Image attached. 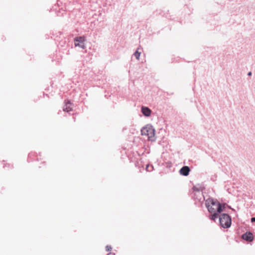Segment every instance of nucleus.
Returning <instances> with one entry per match:
<instances>
[{"mask_svg": "<svg viewBox=\"0 0 255 255\" xmlns=\"http://www.w3.org/2000/svg\"><path fill=\"white\" fill-rule=\"evenodd\" d=\"M242 239L247 241L252 242L254 239L253 235L250 232L246 233L242 235Z\"/></svg>", "mask_w": 255, "mask_h": 255, "instance_id": "nucleus-5", "label": "nucleus"}, {"mask_svg": "<svg viewBox=\"0 0 255 255\" xmlns=\"http://www.w3.org/2000/svg\"><path fill=\"white\" fill-rule=\"evenodd\" d=\"M251 221H252V222H255V217L252 218L251 219Z\"/></svg>", "mask_w": 255, "mask_h": 255, "instance_id": "nucleus-12", "label": "nucleus"}, {"mask_svg": "<svg viewBox=\"0 0 255 255\" xmlns=\"http://www.w3.org/2000/svg\"><path fill=\"white\" fill-rule=\"evenodd\" d=\"M72 110V104L70 102L65 104L63 107V111L66 112H69Z\"/></svg>", "mask_w": 255, "mask_h": 255, "instance_id": "nucleus-7", "label": "nucleus"}, {"mask_svg": "<svg viewBox=\"0 0 255 255\" xmlns=\"http://www.w3.org/2000/svg\"><path fill=\"white\" fill-rule=\"evenodd\" d=\"M190 171V168L188 166H183L180 171V174L184 175L187 176L189 174Z\"/></svg>", "mask_w": 255, "mask_h": 255, "instance_id": "nucleus-6", "label": "nucleus"}, {"mask_svg": "<svg viewBox=\"0 0 255 255\" xmlns=\"http://www.w3.org/2000/svg\"><path fill=\"white\" fill-rule=\"evenodd\" d=\"M252 75V72H249V73H248V75H249V76H250V75Z\"/></svg>", "mask_w": 255, "mask_h": 255, "instance_id": "nucleus-14", "label": "nucleus"}, {"mask_svg": "<svg viewBox=\"0 0 255 255\" xmlns=\"http://www.w3.org/2000/svg\"><path fill=\"white\" fill-rule=\"evenodd\" d=\"M205 205L208 211L211 214L210 219L215 221L218 217L219 213L223 211L224 206H222L216 200L213 198H208L206 200Z\"/></svg>", "mask_w": 255, "mask_h": 255, "instance_id": "nucleus-1", "label": "nucleus"}, {"mask_svg": "<svg viewBox=\"0 0 255 255\" xmlns=\"http://www.w3.org/2000/svg\"><path fill=\"white\" fill-rule=\"evenodd\" d=\"M153 166L152 165H147L146 166V170L147 171H151L153 170Z\"/></svg>", "mask_w": 255, "mask_h": 255, "instance_id": "nucleus-9", "label": "nucleus"}, {"mask_svg": "<svg viewBox=\"0 0 255 255\" xmlns=\"http://www.w3.org/2000/svg\"><path fill=\"white\" fill-rule=\"evenodd\" d=\"M108 255H115L114 253H110L108 254Z\"/></svg>", "mask_w": 255, "mask_h": 255, "instance_id": "nucleus-13", "label": "nucleus"}, {"mask_svg": "<svg viewBox=\"0 0 255 255\" xmlns=\"http://www.w3.org/2000/svg\"><path fill=\"white\" fill-rule=\"evenodd\" d=\"M140 53L139 52H138V51H136L134 54V56L136 57V58L137 59H139V57H140Z\"/></svg>", "mask_w": 255, "mask_h": 255, "instance_id": "nucleus-10", "label": "nucleus"}, {"mask_svg": "<svg viewBox=\"0 0 255 255\" xmlns=\"http://www.w3.org/2000/svg\"><path fill=\"white\" fill-rule=\"evenodd\" d=\"M142 113L144 116L148 117L150 115L151 111L147 107H142Z\"/></svg>", "mask_w": 255, "mask_h": 255, "instance_id": "nucleus-8", "label": "nucleus"}, {"mask_svg": "<svg viewBox=\"0 0 255 255\" xmlns=\"http://www.w3.org/2000/svg\"><path fill=\"white\" fill-rule=\"evenodd\" d=\"M111 250H112V247L111 246H106V251L109 252V251H111Z\"/></svg>", "mask_w": 255, "mask_h": 255, "instance_id": "nucleus-11", "label": "nucleus"}, {"mask_svg": "<svg viewBox=\"0 0 255 255\" xmlns=\"http://www.w3.org/2000/svg\"><path fill=\"white\" fill-rule=\"evenodd\" d=\"M221 226L224 228H228L231 225V218L227 214H222L219 217Z\"/></svg>", "mask_w": 255, "mask_h": 255, "instance_id": "nucleus-2", "label": "nucleus"}, {"mask_svg": "<svg viewBox=\"0 0 255 255\" xmlns=\"http://www.w3.org/2000/svg\"><path fill=\"white\" fill-rule=\"evenodd\" d=\"M86 39L83 36H79L77 37L74 39V44L75 46H79L83 49H84L85 48V45L84 42L85 41Z\"/></svg>", "mask_w": 255, "mask_h": 255, "instance_id": "nucleus-4", "label": "nucleus"}, {"mask_svg": "<svg viewBox=\"0 0 255 255\" xmlns=\"http://www.w3.org/2000/svg\"><path fill=\"white\" fill-rule=\"evenodd\" d=\"M141 134L145 135L148 139H151L154 136L155 130L153 127L149 125H146L141 130Z\"/></svg>", "mask_w": 255, "mask_h": 255, "instance_id": "nucleus-3", "label": "nucleus"}]
</instances>
